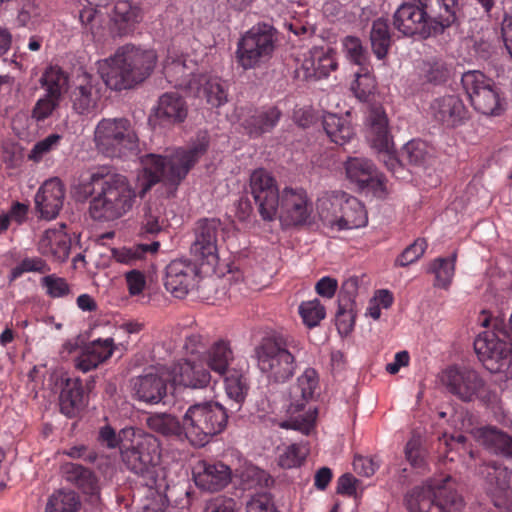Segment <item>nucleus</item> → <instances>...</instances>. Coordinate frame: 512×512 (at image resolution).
Segmentation results:
<instances>
[{"label":"nucleus","mask_w":512,"mask_h":512,"mask_svg":"<svg viewBox=\"0 0 512 512\" xmlns=\"http://www.w3.org/2000/svg\"><path fill=\"white\" fill-rule=\"evenodd\" d=\"M90 183L94 196L90 201L89 213L94 220L112 221L132 209L136 192L124 175L101 166L91 171Z\"/></svg>","instance_id":"obj_1"},{"label":"nucleus","mask_w":512,"mask_h":512,"mask_svg":"<svg viewBox=\"0 0 512 512\" xmlns=\"http://www.w3.org/2000/svg\"><path fill=\"white\" fill-rule=\"evenodd\" d=\"M156 58L152 50L125 45L114 55L99 60L97 70L108 88L117 91L130 89L150 75Z\"/></svg>","instance_id":"obj_2"},{"label":"nucleus","mask_w":512,"mask_h":512,"mask_svg":"<svg viewBox=\"0 0 512 512\" xmlns=\"http://www.w3.org/2000/svg\"><path fill=\"white\" fill-rule=\"evenodd\" d=\"M207 147L206 136H202L197 143L187 148H177L167 157L155 154L142 156V192L145 193L159 181L178 185L206 152Z\"/></svg>","instance_id":"obj_3"},{"label":"nucleus","mask_w":512,"mask_h":512,"mask_svg":"<svg viewBox=\"0 0 512 512\" xmlns=\"http://www.w3.org/2000/svg\"><path fill=\"white\" fill-rule=\"evenodd\" d=\"M301 349V342L292 336L271 335L262 338L253 356L258 369L270 382L283 383L294 375Z\"/></svg>","instance_id":"obj_4"},{"label":"nucleus","mask_w":512,"mask_h":512,"mask_svg":"<svg viewBox=\"0 0 512 512\" xmlns=\"http://www.w3.org/2000/svg\"><path fill=\"white\" fill-rule=\"evenodd\" d=\"M122 460L127 468L143 479L147 487H157L160 447L151 434L133 428L122 429Z\"/></svg>","instance_id":"obj_5"},{"label":"nucleus","mask_w":512,"mask_h":512,"mask_svg":"<svg viewBox=\"0 0 512 512\" xmlns=\"http://www.w3.org/2000/svg\"><path fill=\"white\" fill-rule=\"evenodd\" d=\"M316 209L323 225L332 231L358 229L368 222L362 203L343 191L325 192L318 198Z\"/></svg>","instance_id":"obj_6"},{"label":"nucleus","mask_w":512,"mask_h":512,"mask_svg":"<svg viewBox=\"0 0 512 512\" xmlns=\"http://www.w3.org/2000/svg\"><path fill=\"white\" fill-rule=\"evenodd\" d=\"M228 422L225 407L216 401L197 402L190 405L182 417L183 434L197 447H203L222 433Z\"/></svg>","instance_id":"obj_7"},{"label":"nucleus","mask_w":512,"mask_h":512,"mask_svg":"<svg viewBox=\"0 0 512 512\" xmlns=\"http://www.w3.org/2000/svg\"><path fill=\"white\" fill-rule=\"evenodd\" d=\"M318 387L319 377L316 370L305 369L291 389L287 418L279 423L281 428L296 430L307 436L312 434L318 411L315 407L306 408V404L313 399Z\"/></svg>","instance_id":"obj_8"},{"label":"nucleus","mask_w":512,"mask_h":512,"mask_svg":"<svg viewBox=\"0 0 512 512\" xmlns=\"http://www.w3.org/2000/svg\"><path fill=\"white\" fill-rule=\"evenodd\" d=\"M94 142L99 152L111 158L136 154L139 145L137 133L126 118H104L94 130Z\"/></svg>","instance_id":"obj_9"},{"label":"nucleus","mask_w":512,"mask_h":512,"mask_svg":"<svg viewBox=\"0 0 512 512\" xmlns=\"http://www.w3.org/2000/svg\"><path fill=\"white\" fill-rule=\"evenodd\" d=\"M461 81L475 110L491 116H498L504 111L505 103L499 89L482 72L467 71Z\"/></svg>","instance_id":"obj_10"},{"label":"nucleus","mask_w":512,"mask_h":512,"mask_svg":"<svg viewBox=\"0 0 512 512\" xmlns=\"http://www.w3.org/2000/svg\"><path fill=\"white\" fill-rule=\"evenodd\" d=\"M274 37L266 26H254L238 41L236 59L244 69H253L270 59L274 51Z\"/></svg>","instance_id":"obj_11"},{"label":"nucleus","mask_w":512,"mask_h":512,"mask_svg":"<svg viewBox=\"0 0 512 512\" xmlns=\"http://www.w3.org/2000/svg\"><path fill=\"white\" fill-rule=\"evenodd\" d=\"M224 228L219 219H200L194 228V241L191 244V254L201 266H207L214 271L219 261L218 242Z\"/></svg>","instance_id":"obj_12"},{"label":"nucleus","mask_w":512,"mask_h":512,"mask_svg":"<svg viewBox=\"0 0 512 512\" xmlns=\"http://www.w3.org/2000/svg\"><path fill=\"white\" fill-rule=\"evenodd\" d=\"M479 360L491 373L505 372L512 364V344L492 332H483L474 341Z\"/></svg>","instance_id":"obj_13"},{"label":"nucleus","mask_w":512,"mask_h":512,"mask_svg":"<svg viewBox=\"0 0 512 512\" xmlns=\"http://www.w3.org/2000/svg\"><path fill=\"white\" fill-rule=\"evenodd\" d=\"M313 206L302 188H284L279 197L277 215L285 226H300L309 222Z\"/></svg>","instance_id":"obj_14"},{"label":"nucleus","mask_w":512,"mask_h":512,"mask_svg":"<svg viewBox=\"0 0 512 512\" xmlns=\"http://www.w3.org/2000/svg\"><path fill=\"white\" fill-rule=\"evenodd\" d=\"M250 192L262 219L273 220L277 216L280 193L272 175L262 168L253 171L250 176Z\"/></svg>","instance_id":"obj_15"},{"label":"nucleus","mask_w":512,"mask_h":512,"mask_svg":"<svg viewBox=\"0 0 512 512\" xmlns=\"http://www.w3.org/2000/svg\"><path fill=\"white\" fill-rule=\"evenodd\" d=\"M196 70L197 64L194 61L187 60L175 51H168L163 63V74L175 88L185 90L191 96H199L201 89L196 85V78L200 73H196Z\"/></svg>","instance_id":"obj_16"},{"label":"nucleus","mask_w":512,"mask_h":512,"mask_svg":"<svg viewBox=\"0 0 512 512\" xmlns=\"http://www.w3.org/2000/svg\"><path fill=\"white\" fill-rule=\"evenodd\" d=\"M171 383L169 368L154 367L132 379L134 397L147 404H158L167 395V383Z\"/></svg>","instance_id":"obj_17"},{"label":"nucleus","mask_w":512,"mask_h":512,"mask_svg":"<svg viewBox=\"0 0 512 512\" xmlns=\"http://www.w3.org/2000/svg\"><path fill=\"white\" fill-rule=\"evenodd\" d=\"M393 26L403 36L420 34L423 37L436 34L435 24L428 19L427 13L421 6L405 3L402 4L393 15Z\"/></svg>","instance_id":"obj_18"},{"label":"nucleus","mask_w":512,"mask_h":512,"mask_svg":"<svg viewBox=\"0 0 512 512\" xmlns=\"http://www.w3.org/2000/svg\"><path fill=\"white\" fill-rule=\"evenodd\" d=\"M199 268L189 260L176 259L166 267L165 288L175 298H184L197 285Z\"/></svg>","instance_id":"obj_19"},{"label":"nucleus","mask_w":512,"mask_h":512,"mask_svg":"<svg viewBox=\"0 0 512 512\" xmlns=\"http://www.w3.org/2000/svg\"><path fill=\"white\" fill-rule=\"evenodd\" d=\"M169 372L174 386L202 390L211 384L210 371L200 359L186 358L174 364Z\"/></svg>","instance_id":"obj_20"},{"label":"nucleus","mask_w":512,"mask_h":512,"mask_svg":"<svg viewBox=\"0 0 512 512\" xmlns=\"http://www.w3.org/2000/svg\"><path fill=\"white\" fill-rule=\"evenodd\" d=\"M70 99L76 113L80 115L96 113L101 99V86L98 79L86 72L79 74Z\"/></svg>","instance_id":"obj_21"},{"label":"nucleus","mask_w":512,"mask_h":512,"mask_svg":"<svg viewBox=\"0 0 512 512\" xmlns=\"http://www.w3.org/2000/svg\"><path fill=\"white\" fill-rule=\"evenodd\" d=\"M441 381L454 395L470 401L483 386L478 373L470 368L449 367L442 372Z\"/></svg>","instance_id":"obj_22"},{"label":"nucleus","mask_w":512,"mask_h":512,"mask_svg":"<svg viewBox=\"0 0 512 512\" xmlns=\"http://www.w3.org/2000/svg\"><path fill=\"white\" fill-rule=\"evenodd\" d=\"M479 473L485 481V489L492 497L494 505L496 507L505 506L507 504L512 471L501 463L488 462L480 467Z\"/></svg>","instance_id":"obj_23"},{"label":"nucleus","mask_w":512,"mask_h":512,"mask_svg":"<svg viewBox=\"0 0 512 512\" xmlns=\"http://www.w3.org/2000/svg\"><path fill=\"white\" fill-rule=\"evenodd\" d=\"M187 115L188 105L185 99L176 92H166L159 97L151 121L160 127L170 128L183 123Z\"/></svg>","instance_id":"obj_24"},{"label":"nucleus","mask_w":512,"mask_h":512,"mask_svg":"<svg viewBox=\"0 0 512 512\" xmlns=\"http://www.w3.org/2000/svg\"><path fill=\"white\" fill-rule=\"evenodd\" d=\"M433 119L446 128H455L468 120V110L457 95H446L435 99L430 106Z\"/></svg>","instance_id":"obj_25"},{"label":"nucleus","mask_w":512,"mask_h":512,"mask_svg":"<svg viewBox=\"0 0 512 512\" xmlns=\"http://www.w3.org/2000/svg\"><path fill=\"white\" fill-rule=\"evenodd\" d=\"M193 479L198 488L217 492L231 481V469L222 462L199 461L193 468Z\"/></svg>","instance_id":"obj_26"},{"label":"nucleus","mask_w":512,"mask_h":512,"mask_svg":"<svg viewBox=\"0 0 512 512\" xmlns=\"http://www.w3.org/2000/svg\"><path fill=\"white\" fill-rule=\"evenodd\" d=\"M65 188L58 178L46 180L35 195V205L40 216L51 220L57 217L63 207Z\"/></svg>","instance_id":"obj_27"},{"label":"nucleus","mask_w":512,"mask_h":512,"mask_svg":"<svg viewBox=\"0 0 512 512\" xmlns=\"http://www.w3.org/2000/svg\"><path fill=\"white\" fill-rule=\"evenodd\" d=\"M433 490L434 512H460L464 507V499L458 493L456 482L450 476L430 479Z\"/></svg>","instance_id":"obj_28"},{"label":"nucleus","mask_w":512,"mask_h":512,"mask_svg":"<svg viewBox=\"0 0 512 512\" xmlns=\"http://www.w3.org/2000/svg\"><path fill=\"white\" fill-rule=\"evenodd\" d=\"M114 349V340L110 337L93 340L81 348L74 360L75 367L84 373L94 370L112 356Z\"/></svg>","instance_id":"obj_29"},{"label":"nucleus","mask_w":512,"mask_h":512,"mask_svg":"<svg viewBox=\"0 0 512 512\" xmlns=\"http://www.w3.org/2000/svg\"><path fill=\"white\" fill-rule=\"evenodd\" d=\"M65 224L58 228H49L39 240V252L57 262H64L68 259L71 249V239L65 231Z\"/></svg>","instance_id":"obj_30"},{"label":"nucleus","mask_w":512,"mask_h":512,"mask_svg":"<svg viewBox=\"0 0 512 512\" xmlns=\"http://www.w3.org/2000/svg\"><path fill=\"white\" fill-rule=\"evenodd\" d=\"M367 122V140L376 152L382 149H388L394 145L389 130L388 118L382 107L372 108Z\"/></svg>","instance_id":"obj_31"},{"label":"nucleus","mask_w":512,"mask_h":512,"mask_svg":"<svg viewBox=\"0 0 512 512\" xmlns=\"http://www.w3.org/2000/svg\"><path fill=\"white\" fill-rule=\"evenodd\" d=\"M336 67L337 61L333 50L323 47L311 49L301 66L304 71V77L307 79L326 77Z\"/></svg>","instance_id":"obj_32"},{"label":"nucleus","mask_w":512,"mask_h":512,"mask_svg":"<svg viewBox=\"0 0 512 512\" xmlns=\"http://www.w3.org/2000/svg\"><path fill=\"white\" fill-rule=\"evenodd\" d=\"M472 433L474 438L488 450L512 458V437L507 433L491 426L476 428Z\"/></svg>","instance_id":"obj_33"},{"label":"nucleus","mask_w":512,"mask_h":512,"mask_svg":"<svg viewBox=\"0 0 512 512\" xmlns=\"http://www.w3.org/2000/svg\"><path fill=\"white\" fill-rule=\"evenodd\" d=\"M418 3L427 13L428 19L433 20L434 32H442L455 20L457 0H418Z\"/></svg>","instance_id":"obj_34"},{"label":"nucleus","mask_w":512,"mask_h":512,"mask_svg":"<svg viewBox=\"0 0 512 512\" xmlns=\"http://www.w3.org/2000/svg\"><path fill=\"white\" fill-rule=\"evenodd\" d=\"M281 112L276 107L249 111L242 126L251 136H259L271 131L279 122Z\"/></svg>","instance_id":"obj_35"},{"label":"nucleus","mask_w":512,"mask_h":512,"mask_svg":"<svg viewBox=\"0 0 512 512\" xmlns=\"http://www.w3.org/2000/svg\"><path fill=\"white\" fill-rule=\"evenodd\" d=\"M60 410L68 417H73L84 406L82 382L78 378L66 379L60 397Z\"/></svg>","instance_id":"obj_36"},{"label":"nucleus","mask_w":512,"mask_h":512,"mask_svg":"<svg viewBox=\"0 0 512 512\" xmlns=\"http://www.w3.org/2000/svg\"><path fill=\"white\" fill-rule=\"evenodd\" d=\"M196 84L201 89L197 98H203L212 107H220L228 100L227 89L220 78L200 73Z\"/></svg>","instance_id":"obj_37"},{"label":"nucleus","mask_w":512,"mask_h":512,"mask_svg":"<svg viewBox=\"0 0 512 512\" xmlns=\"http://www.w3.org/2000/svg\"><path fill=\"white\" fill-rule=\"evenodd\" d=\"M323 127L330 140L338 145L348 143L355 134L347 117L333 113H327L323 116Z\"/></svg>","instance_id":"obj_38"},{"label":"nucleus","mask_w":512,"mask_h":512,"mask_svg":"<svg viewBox=\"0 0 512 512\" xmlns=\"http://www.w3.org/2000/svg\"><path fill=\"white\" fill-rule=\"evenodd\" d=\"M234 359L230 343L225 340L214 342L206 351L207 366L219 375H224Z\"/></svg>","instance_id":"obj_39"},{"label":"nucleus","mask_w":512,"mask_h":512,"mask_svg":"<svg viewBox=\"0 0 512 512\" xmlns=\"http://www.w3.org/2000/svg\"><path fill=\"white\" fill-rule=\"evenodd\" d=\"M405 506L409 512H434L433 490L430 479L411 489L405 496Z\"/></svg>","instance_id":"obj_40"},{"label":"nucleus","mask_w":512,"mask_h":512,"mask_svg":"<svg viewBox=\"0 0 512 512\" xmlns=\"http://www.w3.org/2000/svg\"><path fill=\"white\" fill-rule=\"evenodd\" d=\"M159 242L151 244H136L130 247L111 249V258L119 264L133 266L142 261L148 252H156Z\"/></svg>","instance_id":"obj_41"},{"label":"nucleus","mask_w":512,"mask_h":512,"mask_svg":"<svg viewBox=\"0 0 512 512\" xmlns=\"http://www.w3.org/2000/svg\"><path fill=\"white\" fill-rule=\"evenodd\" d=\"M45 93L62 99L69 86L68 74L59 66H49L45 69L40 79Z\"/></svg>","instance_id":"obj_42"},{"label":"nucleus","mask_w":512,"mask_h":512,"mask_svg":"<svg viewBox=\"0 0 512 512\" xmlns=\"http://www.w3.org/2000/svg\"><path fill=\"white\" fill-rule=\"evenodd\" d=\"M63 473L66 479L80 489L84 493L94 494L97 490V481L92 472L81 465L67 463L63 466Z\"/></svg>","instance_id":"obj_43"},{"label":"nucleus","mask_w":512,"mask_h":512,"mask_svg":"<svg viewBox=\"0 0 512 512\" xmlns=\"http://www.w3.org/2000/svg\"><path fill=\"white\" fill-rule=\"evenodd\" d=\"M345 171L352 182L364 187L374 175L375 166L371 160L365 157H349L345 162Z\"/></svg>","instance_id":"obj_44"},{"label":"nucleus","mask_w":512,"mask_h":512,"mask_svg":"<svg viewBox=\"0 0 512 512\" xmlns=\"http://www.w3.org/2000/svg\"><path fill=\"white\" fill-rule=\"evenodd\" d=\"M142 18L141 9L129 1H118L114 6L113 19L117 24L123 25L121 29L124 33L139 23Z\"/></svg>","instance_id":"obj_45"},{"label":"nucleus","mask_w":512,"mask_h":512,"mask_svg":"<svg viewBox=\"0 0 512 512\" xmlns=\"http://www.w3.org/2000/svg\"><path fill=\"white\" fill-rule=\"evenodd\" d=\"M371 46L378 59H383L390 47L389 27L386 20L379 18L373 22L370 33Z\"/></svg>","instance_id":"obj_46"},{"label":"nucleus","mask_w":512,"mask_h":512,"mask_svg":"<svg viewBox=\"0 0 512 512\" xmlns=\"http://www.w3.org/2000/svg\"><path fill=\"white\" fill-rule=\"evenodd\" d=\"M456 255L448 258H437L431 262L428 272L435 275L436 287L447 289L454 277Z\"/></svg>","instance_id":"obj_47"},{"label":"nucleus","mask_w":512,"mask_h":512,"mask_svg":"<svg viewBox=\"0 0 512 512\" xmlns=\"http://www.w3.org/2000/svg\"><path fill=\"white\" fill-rule=\"evenodd\" d=\"M355 79L351 83V91L360 101H366L376 89V81L371 73V67L358 68L354 73Z\"/></svg>","instance_id":"obj_48"},{"label":"nucleus","mask_w":512,"mask_h":512,"mask_svg":"<svg viewBox=\"0 0 512 512\" xmlns=\"http://www.w3.org/2000/svg\"><path fill=\"white\" fill-rule=\"evenodd\" d=\"M149 428L164 436L183 434L182 422L171 414H153L147 418Z\"/></svg>","instance_id":"obj_49"},{"label":"nucleus","mask_w":512,"mask_h":512,"mask_svg":"<svg viewBox=\"0 0 512 512\" xmlns=\"http://www.w3.org/2000/svg\"><path fill=\"white\" fill-rule=\"evenodd\" d=\"M163 207L158 204H149L144 212L141 222V235L154 236L162 231L165 225Z\"/></svg>","instance_id":"obj_50"},{"label":"nucleus","mask_w":512,"mask_h":512,"mask_svg":"<svg viewBox=\"0 0 512 512\" xmlns=\"http://www.w3.org/2000/svg\"><path fill=\"white\" fill-rule=\"evenodd\" d=\"M342 49L350 63L357 65L359 68L369 66L368 51L364 48L359 38L346 36L342 40Z\"/></svg>","instance_id":"obj_51"},{"label":"nucleus","mask_w":512,"mask_h":512,"mask_svg":"<svg viewBox=\"0 0 512 512\" xmlns=\"http://www.w3.org/2000/svg\"><path fill=\"white\" fill-rule=\"evenodd\" d=\"M308 453L309 448L306 443H293L280 451L278 464L286 469L299 467Z\"/></svg>","instance_id":"obj_52"},{"label":"nucleus","mask_w":512,"mask_h":512,"mask_svg":"<svg viewBox=\"0 0 512 512\" xmlns=\"http://www.w3.org/2000/svg\"><path fill=\"white\" fill-rule=\"evenodd\" d=\"M225 390L228 398L240 406L248 393V383L243 374L236 371L225 378Z\"/></svg>","instance_id":"obj_53"},{"label":"nucleus","mask_w":512,"mask_h":512,"mask_svg":"<svg viewBox=\"0 0 512 512\" xmlns=\"http://www.w3.org/2000/svg\"><path fill=\"white\" fill-rule=\"evenodd\" d=\"M298 311L303 323L309 328L319 325L326 316L325 307L317 298L302 302Z\"/></svg>","instance_id":"obj_54"},{"label":"nucleus","mask_w":512,"mask_h":512,"mask_svg":"<svg viewBox=\"0 0 512 512\" xmlns=\"http://www.w3.org/2000/svg\"><path fill=\"white\" fill-rule=\"evenodd\" d=\"M78 506L75 492L59 491L50 497L45 512H77Z\"/></svg>","instance_id":"obj_55"},{"label":"nucleus","mask_w":512,"mask_h":512,"mask_svg":"<svg viewBox=\"0 0 512 512\" xmlns=\"http://www.w3.org/2000/svg\"><path fill=\"white\" fill-rule=\"evenodd\" d=\"M357 314L356 304H338L336 314V326L341 335L347 336L352 332Z\"/></svg>","instance_id":"obj_56"},{"label":"nucleus","mask_w":512,"mask_h":512,"mask_svg":"<svg viewBox=\"0 0 512 512\" xmlns=\"http://www.w3.org/2000/svg\"><path fill=\"white\" fill-rule=\"evenodd\" d=\"M405 457L415 468H421L425 465L426 451L420 435L413 434L411 436L405 447Z\"/></svg>","instance_id":"obj_57"},{"label":"nucleus","mask_w":512,"mask_h":512,"mask_svg":"<svg viewBox=\"0 0 512 512\" xmlns=\"http://www.w3.org/2000/svg\"><path fill=\"white\" fill-rule=\"evenodd\" d=\"M427 249V242L423 238L416 239L412 244L406 247L396 258L395 265L406 267L418 261Z\"/></svg>","instance_id":"obj_58"},{"label":"nucleus","mask_w":512,"mask_h":512,"mask_svg":"<svg viewBox=\"0 0 512 512\" xmlns=\"http://www.w3.org/2000/svg\"><path fill=\"white\" fill-rule=\"evenodd\" d=\"M61 100L58 97L45 93L34 105L32 110L33 119L40 122L50 117L60 105Z\"/></svg>","instance_id":"obj_59"},{"label":"nucleus","mask_w":512,"mask_h":512,"mask_svg":"<svg viewBox=\"0 0 512 512\" xmlns=\"http://www.w3.org/2000/svg\"><path fill=\"white\" fill-rule=\"evenodd\" d=\"M426 155V144L419 140L409 141L404 145L401 152L402 159L413 165L422 164Z\"/></svg>","instance_id":"obj_60"},{"label":"nucleus","mask_w":512,"mask_h":512,"mask_svg":"<svg viewBox=\"0 0 512 512\" xmlns=\"http://www.w3.org/2000/svg\"><path fill=\"white\" fill-rule=\"evenodd\" d=\"M60 140L61 136L59 134L48 135L33 146L28 158L34 162H39L45 155L59 146Z\"/></svg>","instance_id":"obj_61"},{"label":"nucleus","mask_w":512,"mask_h":512,"mask_svg":"<svg viewBox=\"0 0 512 512\" xmlns=\"http://www.w3.org/2000/svg\"><path fill=\"white\" fill-rule=\"evenodd\" d=\"M41 284L45 288L47 295L52 298L65 297L70 293V287L67 281L55 274L43 277Z\"/></svg>","instance_id":"obj_62"},{"label":"nucleus","mask_w":512,"mask_h":512,"mask_svg":"<svg viewBox=\"0 0 512 512\" xmlns=\"http://www.w3.org/2000/svg\"><path fill=\"white\" fill-rule=\"evenodd\" d=\"M148 493L141 506V512H164L168 506V500L165 495L148 487Z\"/></svg>","instance_id":"obj_63"},{"label":"nucleus","mask_w":512,"mask_h":512,"mask_svg":"<svg viewBox=\"0 0 512 512\" xmlns=\"http://www.w3.org/2000/svg\"><path fill=\"white\" fill-rule=\"evenodd\" d=\"M246 512H278L269 494H257L247 502Z\"/></svg>","instance_id":"obj_64"}]
</instances>
